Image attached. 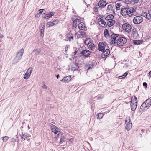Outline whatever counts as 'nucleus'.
Returning a JSON list of instances; mask_svg holds the SVG:
<instances>
[{"label":"nucleus","mask_w":151,"mask_h":151,"mask_svg":"<svg viewBox=\"0 0 151 151\" xmlns=\"http://www.w3.org/2000/svg\"><path fill=\"white\" fill-rule=\"evenodd\" d=\"M126 42L127 39L125 37L119 36L114 44L119 46H123Z\"/></svg>","instance_id":"3"},{"label":"nucleus","mask_w":151,"mask_h":151,"mask_svg":"<svg viewBox=\"0 0 151 151\" xmlns=\"http://www.w3.org/2000/svg\"><path fill=\"white\" fill-rule=\"evenodd\" d=\"M27 137V133H22V134L21 137V138L22 139H25Z\"/></svg>","instance_id":"35"},{"label":"nucleus","mask_w":151,"mask_h":151,"mask_svg":"<svg viewBox=\"0 0 151 151\" xmlns=\"http://www.w3.org/2000/svg\"><path fill=\"white\" fill-rule=\"evenodd\" d=\"M91 53V52L88 50H85L82 51V54L85 57L89 56Z\"/></svg>","instance_id":"16"},{"label":"nucleus","mask_w":151,"mask_h":151,"mask_svg":"<svg viewBox=\"0 0 151 151\" xmlns=\"http://www.w3.org/2000/svg\"><path fill=\"white\" fill-rule=\"evenodd\" d=\"M92 40L90 38H86L84 41L85 44L88 45L91 42Z\"/></svg>","instance_id":"26"},{"label":"nucleus","mask_w":151,"mask_h":151,"mask_svg":"<svg viewBox=\"0 0 151 151\" xmlns=\"http://www.w3.org/2000/svg\"><path fill=\"white\" fill-rule=\"evenodd\" d=\"M90 64L89 66V67H88V70L89 69H92L93 68V65H90Z\"/></svg>","instance_id":"50"},{"label":"nucleus","mask_w":151,"mask_h":151,"mask_svg":"<svg viewBox=\"0 0 151 151\" xmlns=\"http://www.w3.org/2000/svg\"><path fill=\"white\" fill-rule=\"evenodd\" d=\"M53 26L57 24L59 22V21L58 20H56L52 22Z\"/></svg>","instance_id":"39"},{"label":"nucleus","mask_w":151,"mask_h":151,"mask_svg":"<svg viewBox=\"0 0 151 151\" xmlns=\"http://www.w3.org/2000/svg\"><path fill=\"white\" fill-rule=\"evenodd\" d=\"M122 28L126 32L129 33L131 31L132 27L130 24L125 23L122 25Z\"/></svg>","instance_id":"7"},{"label":"nucleus","mask_w":151,"mask_h":151,"mask_svg":"<svg viewBox=\"0 0 151 151\" xmlns=\"http://www.w3.org/2000/svg\"><path fill=\"white\" fill-rule=\"evenodd\" d=\"M78 28L79 29L82 30H85L86 29L85 24L83 22H81L78 24Z\"/></svg>","instance_id":"18"},{"label":"nucleus","mask_w":151,"mask_h":151,"mask_svg":"<svg viewBox=\"0 0 151 151\" xmlns=\"http://www.w3.org/2000/svg\"><path fill=\"white\" fill-rule=\"evenodd\" d=\"M99 24L101 27H104L106 26V24L101 18H100L98 19Z\"/></svg>","instance_id":"14"},{"label":"nucleus","mask_w":151,"mask_h":151,"mask_svg":"<svg viewBox=\"0 0 151 151\" xmlns=\"http://www.w3.org/2000/svg\"><path fill=\"white\" fill-rule=\"evenodd\" d=\"M66 140L71 143L74 142V139L73 138L66 139Z\"/></svg>","instance_id":"41"},{"label":"nucleus","mask_w":151,"mask_h":151,"mask_svg":"<svg viewBox=\"0 0 151 151\" xmlns=\"http://www.w3.org/2000/svg\"><path fill=\"white\" fill-rule=\"evenodd\" d=\"M97 119H100L102 118L103 116V114L101 113H99L97 115Z\"/></svg>","instance_id":"36"},{"label":"nucleus","mask_w":151,"mask_h":151,"mask_svg":"<svg viewBox=\"0 0 151 151\" xmlns=\"http://www.w3.org/2000/svg\"><path fill=\"white\" fill-rule=\"evenodd\" d=\"M2 138L3 142H6L8 140L9 137L7 136H5L4 137H2Z\"/></svg>","instance_id":"37"},{"label":"nucleus","mask_w":151,"mask_h":151,"mask_svg":"<svg viewBox=\"0 0 151 151\" xmlns=\"http://www.w3.org/2000/svg\"><path fill=\"white\" fill-rule=\"evenodd\" d=\"M77 53V51L76 50H75V52H74V55H76Z\"/></svg>","instance_id":"54"},{"label":"nucleus","mask_w":151,"mask_h":151,"mask_svg":"<svg viewBox=\"0 0 151 151\" xmlns=\"http://www.w3.org/2000/svg\"><path fill=\"white\" fill-rule=\"evenodd\" d=\"M104 34L106 37H108L109 36L108 31L107 29H105L104 30Z\"/></svg>","instance_id":"32"},{"label":"nucleus","mask_w":151,"mask_h":151,"mask_svg":"<svg viewBox=\"0 0 151 151\" xmlns=\"http://www.w3.org/2000/svg\"><path fill=\"white\" fill-rule=\"evenodd\" d=\"M121 6V3H117L116 4L115 9L116 10H119L120 9V7Z\"/></svg>","instance_id":"31"},{"label":"nucleus","mask_w":151,"mask_h":151,"mask_svg":"<svg viewBox=\"0 0 151 151\" xmlns=\"http://www.w3.org/2000/svg\"><path fill=\"white\" fill-rule=\"evenodd\" d=\"M106 43L103 42H100L98 45V49L99 51H103L105 48L106 46Z\"/></svg>","instance_id":"10"},{"label":"nucleus","mask_w":151,"mask_h":151,"mask_svg":"<svg viewBox=\"0 0 151 151\" xmlns=\"http://www.w3.org/2000/svg\"><path fill=\"white\" fill-rule=\"evenodd\" d=\"M28 128L29 129V126H28Z\"/></svg>","instance_id":"59"},{"label":"nucleus","mask_w":151,"mask_h":151,"mask_svg":"<svg viewBox=\"0 0 151 151\" xmlns=\"http://www.w3.org/2000/svg\"><path fill=\"white\" fill-rule=\"evenodd\" d=\"M139 1V0H132L131 3L133 2L134 3H137Z\"/></svg>","instance_id":"44"},{"label":"nucleus","mask_w":151,"mask_h":151,"mask_svg":"<svg viewBox=\"0 0 151 151\" xmlns=\"http://www.w3.org/2000/svg\"><path fill=\"white\" fill-rule=\"evenodd\" d=\"M119 36V35L113 34L111 36V39H112L111 42L112 44L113 43L115 44Z\"/></svg>","instance_id":"12"},{"label":"nucleus","mask_w":151,"mask_h":151,"mask_svg":"<svg viewBox=\"0 0 151 151\" xmlns=\"http://www.w3.org/2000/svg\"><path fill=\"white\" fill-rule=\"evenodd\" d=\"M125 128L127 131H129L132 128V123L129 116L126 117L125 121Z\"/></svg>","instance_id":"6"},{"label":"nucleus","mask_w":151,"mask_h":151,"mask_svg":"<svg viewBox=\"0 0 151 151\" xmlns=\"http://www.w3.org/2000/svg\"><path fill=\"white\" fill-rule=\"evenodd\" d=\"M107 4L104 0H101L98 2L97 4L99 7H104Z\"/></svg>","instance_id":"13"},{"label":"nucleus","mask_w":151,"mask_h":151,"mask_svg":"<svg viewBox=\"0 0 151 151\" xmlns=\"http://www.w3.org/2000/svg\"><path fill=\"white\" fill-rule=\"evenodd\" d=\"M151 105V99H148L146 100L141 105L139 111L140 112L143 111L147 110Z\"/></svg>","instance_id":"2"},{"label":"nucleus","mask_w":151,"mask_h":151,"mask_svg":"<svg viewBox=\"0 0 151 151\" xmlns=\"http://www.w3.org/2000/svg\"><path fill=\"white\" fill-rule=\"evenodd\" d=\"M68 47L67 46H66L65 47V51H67V50H68Z\"/></svg>","instance_id":"53"},{"label":"nucleus","mask_w":151,"mask_h":151,"mask_svg":"<svg viewBox=\"0 0 151 151\" xmlns=\"http://www.w3.org/2000/svg\"><path fill=\"white\" fill-rule=\"evenodd\" d=\"M3 37V36L2 35L0 34V38H2Z\"/></svg>","instance_id":"56"},{"label":"nucleus","mask_w":151,"mask_h":151,"mask_svg":"<svg viewBox=\"0 0 151 151\" xmlns=\"http://www.w3.org/2000/svg\"><path fill=\"white\" fill-rule=\"evenodd\" d=\"M145 105H146H146L147 106V104H145Z\"/></svg>","instance_id":"60"},{"label":"nucleus","mask_w":151,"mask_h":151,"mask_svg":"<svg viewBox=\"0 0 151 151\" xmlns=\"http://www.w3.org/2000/svg\"><path fill=\"white\" fill-rule=\"evenodd\" d=\"M71 79V77L70 76H67L66 77H64L60 81H64L65 82H68Z\"/></svg>","instance_id":"17"},{"label":"nucleus","mask_w":151,"mask_h":151,"mask_svg":"<svg viewBox=\"0 0 151 151\" xmlns=\"http://www.w3.org/2000/svg\"><path fill=\"white\" fill-rule=\"evenodd\" d=\"M110 53V50L109 49H106L102 53L101 56L103 58H104L108 55Z\"/></svg>","instance_id":"15"},{"label":"nucleus","mask_w":151,"mask_h":151,"mask_svg":"<svg viewBox=\"0 0 151 151\" xmlns=\"http://www.w3.org/2000/svg\"><path fill=\"white\" fill-rule=\"evenodd\" d=\"M63 137H65V139H66H66H68V138H67V137H66V136H63Z\"/></svg>","instance_id":"58"},{"label":"nucleus","mask_w":151,"mask_h":151,"mask_svg":"<svg viewBox=\"0 0 151 151\" xmlns=\"http://www.w3.org/2000/svg\"><path fill=\"white\" fill-rule=\"evenodd\" d=\"M59 76V74H58L57 75L56 77L57 79H58V78Z\"/></svg>","instance_id":"57"},{"label":"nucleus","mask_w":151,"mask_h":151,"mask_svg":"<svg viewBox=\"0 0 151 151\" xmlns=\"http://www.w3.org/2000/svg\"><path fill=\"white\" fill-rule=\"evenodd\" d=\"M44 30H40L41 36L42 37L44 36Z\"/></svg>","instance_id":"43"},{"label":"nucleus","mask_w":151,"mask_h":151,"mask_svg":"<svg viewBox=\"0 0 151 151\" xmlns=\"http://www.w3.org/2000/svg\"><path fill=\"white\" fill-rule=\"evenodd\" d=\"M78 33H79V31H78L77 33H75L76 37H77V38H78L81 37L80 35L79 34H78Z\"/></svg>","instance_id":"40"},{"label":"nucleus","mask_w":151,"mask_h":151,"mask_svg":"<svg viewBox=\"0 0 151 151\" xmlns=\"http://www.w3.org/2000/svg\"><path fill=\"white\" fill-rule=\"evenodd\" d=\"M72 70H77L78 68V64L77 63H74L72 66Z\"/></svg>","instance_id":"25"},{"label":"nucleus","mask_w":151,"mask_h":151,"mask_svg":"<svg viewBox=\"0 0 151 151\" xmlns=\"http://www.w3.org/2000/svg\"><path fill=\"white\" fill-rule=\"evenodd\" d=\"M133 43L135 45H138L140 44L141 42V41L139 40H133Z\"/></svg>","instance_id":"34"},{"label":"nucleus","mask_w":151,"mask_h":151,"mask_svg":"<svg viewBox=\"0 0 151 151\" xmlns=\"http://www.w3.org/2000/svg\"><path fill=\"white\" fill-rule=\"evenodd\" d=\"M42 88L44 89H46L47 88V86L45 84L43 85Z\"/></svg>","instance_id":"46"},{"label":"nucleus","mask_w":151,"mask_h":151,"mask_svg":"<svg viewBox=\"0 0 151 151\" xmlns=\"http://www.w3.org/2000/svg\"><path fill=\"white\" fill-rule=\"evenodd\" d=\"M114 23L115 21L114 20H112L108 21L107 22L106 25L107 24V25L109 27H111L113 26Z\"/></svg>","instance_id":"23"},{"label":"nucleus","mask_w":151,"mask_h":151,"mask_svg":"<svg viewBox=\"0 0 151 151\" xmlns=\"http://www.w3.org/2000/svg\"><path fill=\"white\" fill-rule=\"evenodd\" d=\"M142 16H144L145 17H147V14L145 13H144L143 14H142Z\"/></svg>","instance_id":"51"},{"label":"nucleus","mask_w":151,"mask_h":151,"mask_svg":"<svg viewBox=\"0 0 151 151\" xmlns=\"http://www.w3.org/2000/svg\"><path fill=\"white\" fill-rule=\"evenodd\" d=\"M51 130L52 132L54 133L55 137L58 136L60 134V132L58 131V129L56 127L52 124L50 125Z\"/></svg>","instance_id":"9"},{"label":"nucleus","mask_w":151,"mask_h":151,"mask_svg":"<svg viewBox=\"0 0 151 151\" xmlns=\"http://www.w3.org/2000/svg\"><path fill=\"white\" fill-rule=\"evenodd\" d=\"M40 16V14L39 13L36 14L35 15V17H39Z\"/></svg>","instance_id":"52"},{"label":"nucleus","mask_w":151,"mask_h":151,"mask_svg":"<svg viewBox=\"0 0 151 151\" xmlns=\"http://www.w3.org/2000/svg\"><path fill=\"white\" fill-rule=\"evenodd\" d=\"M95 48V46L94 44H91L89 45L88 47V48L90 50H93Z\"/></svg>","instance_id":"30"},{"label":"nucleus","mask_w":151,"mask_h":151,"mask_svg":"<svg viewBox=\"0 0 151 151\" xmlns=\"http://www.w3.org/2000/svg\"><path fill=\"white\" fill-rule=\"evenodd\" d=\"M148 13L151 18V10H150L148 11Z\"/></svg>","instance_id":"48"},{"label":"nucleus","mask_w":151,"mask_h":151,"mask_svg":"<svg viewBox=\"0 0 151 151\" xmlns=\"http://www.w3.org/2000/svg\"><path fill=\"white\" fill-rule=\"evenodd\" d=\"M53 26L52 22H47L46 24V27L47 28Z\"/></svg>","instance_id":"29"},{"label":"nucleus","mask_w":151,"mask_h":151,"mask_svg":"<svg viewBox=\"0 0 151 151\" xmlns=\"http://www.w3.org/2000/svg\"><path fill=\"white\" fill-rule=\"evenodd\" d=\"M55 14V12H51L46 14L45 16L44 17V18L47 19L50 18L52 16H54Z\"/></svg>","instance_id":"19"},{"label":"nucleus","mask_w":151,"mask_h":151,"mask_svg":"<svg viewBox=\"0 0 151 151\" xmlns=\"http://www.w3.org/2000/svg\"><path fill=\"white\" fill-rule=\"evenodd\" d=\"M132 0H125V2L127 4H129L131 3Z\"/></svg>","instance_id":"45"},{"label":"nucleus","mask_w":151,"mask_h":151,"mask_svg":"<svg viewBox=\"0 0 151 151\" xmlns=\"http://www.w3.org/2000/svg\"><path fill=\"white\" fill-rule=\"evenodd\" d=\"M44 10V9H40L39 10V13L40 14L41 13H42V12H43V10Z\"/></svg>","instance_id":"47"},{"label":"nucleus","mask_w":151,"mask_h":151,"mask_svg":"<svg viewBox=\"0 0 151 151\" xmlns=\"http://www.w3.org/2000/svg\"><path fill=\"white\" fill-rule=\"evenodd\" d=\"M135 10V9L133 7L128 8H124L121 9L120 12L122 15L123 16L126 17L127 15H128L130 17L133 14Z\"/></svg>","instance_id":"1"},{"label":"nucleus","mask_w":151,"mask_h":151,"mask_svg":"<svg viewBox=\"0 0 151 151\" xmlns=\"http://www.w3.org/2000/svg\"><path fill=\"white\" fill-rule=\"evenodd\" d=\"M32 70V68H29L28 69L24 75L23 78L24 79H27L29 78L31 74Z\"/></svg>","instance_id":"11"},{"label":"nucleus","mask_w":151,"mask_h":151,"mask_svg":"<svg viewBox=\"0 0 151 151\" xmlns=\"http://www.w3.org/2000/svg\"><path fill=\"white\" fill-rule=\"evenodd\" d=\"M114 5L112 4H109L108 5L106 11L108 12H111V11H113L114 9H113Z\"/></svg>","instance_id":"20"},{"label":"nucleus","mask_w":151,"mask_h":151,"mask_svg":"<svg viewBox=\"0 0 151 151\" xmlns=\"http://www.w3.org/2000/svg\"><path fill=\"white\" fill-rule=\"evenodd\" d=\"M114 18V17L112 14H109L107 15L105 17V19L107 21H109L113 20Z\"/></svg>","instance_id":"21"},{"label":"nucleus","mask_w":151,"mask_h":151,"mask_svg":"<svg viewBox=\"0 0 151 151\" xmlns=\"http://www.w3.org/2000/svg\"><path fill=\"white\" fill-rule=\"evenodd\" d=\"M24 50L23 48L20 49L17 52V56L14 59V61L17 62L21 58L23 55Z\"/></svg>","instance_id":"5"},{"label":"nucleus","mask_w":151,"mask_h":151,"mask_svg":"<svg viewBox=\"0 0 151 151\" xmlns=\"http://www.w3.org/2000/svg\"><path fill=\"white\" fill-rule=\"evenodd\" d=\"M143 21L142 17L140 16H137L134 17L133 20V23L135 24H138L142 22Z\"/></svg>","instance_id":"8"},{"label":"nucleus","mask_w":151,"mask_h":151,"mask_svg":"<svg viewBox=\"0 0 151 151\" xmlns=\"http://www.w3.org/2000/svg\"><path fill=\"white\" fill-rule=\"evenodd\" d=\"M67 37L70 41L73 40V36L71 34H68L67 35Z\"/></svg>","instance_id":"27"},{"label":"nucleus","mask_w":151,"mask_h":151,"mask_svg":"<svg viewBox=\"0 0 151 151\" xmlns=\"http://www.w3.org/2000/svg\"><path fill=\"white\" fill-rule=\"evenodd\" d=\"M78 34H79L80 35L81 37H82V38L86 37V32L84 31H79Z\"/></svg>","instance_id":"22"},{"label":"nucleus","mask_w":151,"mask_h":151,"mask_svg":"<svg viewBox=\"0 0 151 151\" xmlns=\"http://www.w3.org/2000/svg\"><path fill=\"white\" fill-rule=\"evenodd\" d=\"M41 52V50L40 49L35 48L34 49L32 52H35L36 55H38Z\"/></svg>","instance_id":"28"},{"label":"nucleus","mask_w":151,"mask_h":151,"mask_svg":"<svg viewBox=\"0 0 151 151\" xmlns=\"http://www.w3.org/2000/svg\"><path fill=\"white\" fill-rule=\"evenodd\" d=\"M137 100L136 97L133 96L131 101V108L132 110H135L137 106Z\"/></svg>","instance_id":"4"},{"label":"nucleus","mask_w":151,"mask_h":151,"mask_svg":"<svg viewBox=\"0 0 151 151\" xmlns=\"http://www.w3.org/2000/svg\"><path fill=\"white\" fill-rule=\"evenodd\" d=\"M81 22V20L77 19H76L75 20L73 21V24L74 25H75L76 26H77V25L80 23V22Z\"/></svg>","instance_id":"24"},{"label":"nucleus","mask_w":151,"mask_h":151,"mask_svg":"<svg viewBox=\"0 0 151 151\" xmlns=\"http://www.w3.org/2000/svg\"><path fill=\"white\" fill-rule=\"evenodd\" d=\"M143 86H145V87H147V83L145 82H144L143 83Z\"/></svg>","instance_id":"49"},{"label":"nucleus","mask_w":151,"mask_h":151,"mask_svg":"<svg viewBox=\"0 0 151 151\" xmlns=\"http://www.w3.org/2000/svg\"><path fill=\"white\" fill-rule=\"evenodd\" d=\"M65 139V137H62L60 139V143L61 144L63 143L64 142L65 140L64 139Z\"/></svg>","instance_id":"42"},{"label":"nucleus","mask_w":151,"mask_h":151,"mask_svg":"<svg viewBox=\"0 0 151 151\" xmlns=\"http://www.w3.org/2000/svg\"><path fill=\"white\" fill-rule=\"evenodd\" d=\"M40 30H44L45 27V23H42L40 25Z\"/></svg>","instance_id":"38"},{"label":"nucleus","mask_w":151,"mask_h":151,"mask_svg":"<svg viewBox=\"0 0 151 151\" xmlns=\"http://www.w3.org/2000/svg\"><path fill=\"white\" fill-rule=\"evenodd\" d=\"M149 75L151 77V71H150L149 73Z\"/></svg>","instance_id":"55"},{"label":"nucleus","mask_w":151,"mask_h":151,"mask_svg":"<svg viewBox=\"0 0 151 151\" xmlns=\"http://www.w3.org/2000/svg\"><path fill=\"white\" fill-rule=\"evenodd\" d=\"M128 72L127 71L126 72H125L123 75L120 76L119 77V78L120 79H124L128 75Z\"/></svg>","instance_id":"33"}]
</instances>
